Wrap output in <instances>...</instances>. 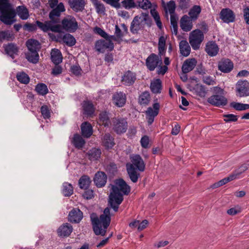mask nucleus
I'll return each instance as SVG.
<instances>
[{
    "label": "nucleus",
    "mask_w": 249,
    "mask_h": 249,
    "mask_svg": "<svg viewBox=\"0 0 249 249\" xmlns=\"http://www.w3.org/2000/svg\"><path fill=\"white\" fill-rule=\"evenodd\" d=\"M49 36L52 38L53 40H55L57 41L61 42L62 41L67 46L71 47L74 46L76 43V40L75 38L70 34H66L63 35V36L61 35H58L55 36L52 33H49Z\"/></svg>",
    "instance_id": "11"
},
{
    "label": "nucleus",
    "mask_w": 249,
    "mask_h": 249,
    "mask_svg": "<svg viewBox=\"0 0 249 249\" xmlns=\"http://www.w3.org/2000/svg\"><path fill=\"white\" fill-rule=\"evenodd\" d=\"M70 7L75 12L82 11L85 7L84 0H68Z\"/></svg>",
    "instance_id": "26"
},
{
    "label": "nucleus",
    "mask_w": 249,
    "mask_h": 249,
    "mask_svg": "<svg viewBox=\"0 0 249 249\" xmlns=\"http://www.w3.org/2000/svg\"><path fill=\"white\" fill-rule=\"evenodd\" d=\"M249 168V164L244 163L236 169L231 175L233 180L239 178L241 175Z\"/></svg>",
    "instance_id": "31"
},
{
    "label": "nucleus",
    "mask_w": 249,
    "mask_h": 249,
    "mask_svg": "<svg viewBox=\"0 0 249 249\" xmlns=\"http://www.w3.org/2000/svg\"><path fill=\"white\" fill-rule=\"evenodd\" d=\"M196 60L195 58H189L183 62L181 70L183 73H187L192 71L196 65Z\"/></svg>",
    "instance_id": "23"
},
{
    "label": "nucleus",
    "mask_w": 249,
    "mask_h": 249,
    "mask_svg": "<svg viewBox=\"0 0 249 249\" xmlns=\"http://www.w3.org/2000/svg\"><path fill=\"white\" fill-rule=\"evenodd\" d=\"M230 106L237 111H243L249 109V104H242L237 102H232Z\"/></svg>",
    "instance_id": "54"
},
{
    "label": "nucleus",
    "mask_w": 249,
    "mask_h": 249,
    "mask_svg": "<svg viewBox=\"0 0 249 249\" xmlns=\"http://www.w3.org/2000/svg\"><path fill=\"white\" fill-rule=\"evenodd\" d=\"M105 39L98 40L95 42V49L99 53H103L107 49L111 51L114 49V44L111 41V37Z\"/></svg>",
    "instance_id": "10"
},
{
    "label": "nucleus",
    "mask_w": 249,
    "mask_h": 249,
    "mask_svg": "<svg viewBox=\"0 0 249 249\" xmlns=\"http://www.w3.org/2000/svg\"><path fill=\"white\" fill-rule=\"evenodd\" d=\"M93 31L95 34L100 35L104 38L111 37L112 39H115V37L114 36H109L104 30L100 27L97 26L95 27L93 29Z\"/></svg>",
    "instance_id": "57"
},
{
    "label": "nucleus",
    "mask_w": 249,
    "mask_h": 249,
    "mask_svg": "<svg viewBox=\"0 0 249 249\" xmlns=\"http://www.w3.org/2000/svg\"><path fill=\"white\" fill-rule=\"evenodd\" d=\"M40 111L44 119H49L51 117V110L47 106H42Z\"/></svg>",
    "instance_id": "60"
},
{
    "label": "nucleus",
    "mask_w": 249,
    "mask_h": 249,
    "mask_svg": "<svg viewBox=\"0 0 249 249\" xmlns=\"http://www.w3.org/2000/svg\"><path fill=\"white\" fill-rule=\"evenodd\" d=\"M201 12V8L199 5H194L188 12V17L191 19L195 21L198 18Z\"/></svg>",
    "instance_id": "34"
},
{
    "label": "nucleus",
    "mask_w": 249,
    "mask_h": 249,
    "mask_svg": "<svg viewBox=\"0 0 249 249\" xmlns=\"http://www.w3.org/2000/svg\"><path fill=\"white\" fill-rule=\"evenodd\" d=\"M16 77L17 80L21 83L27 84L30 81L29 76L24 72L17 73Z\"/></svg>",
    "instance_id": "53"
},
{
    "label": "nucleus",
    "mask_w": 249,
    "mask_h": 249,
    "mask_svg": "<svg viewBox=\"0 0 249 249\" xmlns=\"http://www.w3.org/2000/svg\"><path fill=\"white\" fill-rule=\"evenodd\" d=\"M65 11V7L62 2H60L57 6L50 12L51 16H54V17H58L60 18L61 12Z\"/></svg>",
    "instance_id": "43"
},
{
    "label": "nucleus",
    "mask_w": 249,
    "mask_h": 249,
    "mask_svg": "<svg viewBox=\"0 0 249 249\" xmlns=\"http://www.w3.org/2000/svg\"><path fill=\"white\" fill-rule=\"evenodd\" d=\"M91 182L90 178L87 176H82L79 180V185L80 188L87 189Z\"/></svg>",
    "instance_id": "46"
},
{
    "label": "nucleus",
    "mask_w": 249,
    "mask_h": 249,
    "mask_svg": "<svg viewBox=\"0 0 249 249\" xmlns=\"http://www.w3.org/2000/svg\"><path fill=\"white\" fill-rule=\"evenodd\" d=\"M204 38L203 32L199 29H196L192 31L189 36V40L192 48L195 50H198L201 43Z\"/></svg>",
    "instance_id": "7"
},
{
    "label": "nucleus",
    "mask_w": 249,
    "mask_h": 249,
    "mask_svg": "<svg viewBox=\"0 0 249 249\" xmlns=\"http://www.w3.org/2000/svg\"><path fill=\"white\" fill-rule=\"evenodd\" d=\"M130 192V187L123 179L117 180L115 185H112L110 193L108 204L114 212L118 211L119 206L123 201V195H128Z\"/></svg>",
    "instance_id": "1"
},
{
    "label": "nucleus",
    "mask_w": 249,
    "mask_h": 249,
    "mask_svg": "<svg viewBox=\"0 0 249 249\" xmlns=\"http://www.w3.org/2000/svg\"><path fill=\"white\" fill-rule=\"evenodd\" d=\"M50 20L45 21L44 22L36 20V23L38 28L44 32L52 31L54 33L61 32V26L59 23L60 22V18L58 17L49 15Z\"/></svg>",
    "instance_id": "3"
},
{
    "label": "nucleus",
    "mask_w": 249,
    "mask_h": 249,
    "mask_svg": "<svg viewBox=\"0 0 249 249\" xmlns=\"http://www.w3.org/2000/svg\"><path fill=\"white\" fill-rule=\"evenodd\" d=\"M136 8H142L143 10H147L151 7L152 4L149 0H137Z\"/></svg>",
    "instance_id": "55"
},
{
    "label": "nucleus",
    "mask_w": 249,
    "mask_h": 249,
    "mask_svg": "<svg viewBox=\"0 0 249 249\" xmlns=\"http://www.w3.org/2000/svg\"><path fill=\"white\" fill-rule=\"evenodd\" d=\"M112 129L117 134L124 133L128 128V124L125 119L115 117L112 119Z\"/></svg>",
    "instance_id": "8"
},
{
    "label": "nucleus",
    "mask_w": 249,
    "mask_h": 249,
    "mask_svg": "<svg viewBox=\"0 0 249 249\" xmlns=\"http://www.w3.org/2000/svg\"><path fill=\"white\" fill-rule=\"evenodd\" d=\"M160 107L159 103H155L153 105V109L151 107H149L145 111L148 125H151L153 123L155 117L159 114Z\"/></svg>",
    "instance_id": "14"
},
{
    "label": "nucleus",
    "mask_w": 249,
    "mask_h": 249,
    "mask_svg": "<svg viewBox=\"0 0 249 249\" xmlns=\"http://www.w3.org/2000/svg\"><path fill=\"white\" fill-rule=\"evenodd\" d=\"M233 68V63L229 59H222L218 64V70L224 73L231 72Z\"/></svg>",
    "instance_id": "17"
},
{
    "label": "nucleus",
    "mask_w": 249,
    "mask_h": 249,
    "mask_svg": "<svg viewBox=\"0 0 249 249\" xmlns=\"http://www.w3.org/2000/svg\"><path fill=\"white\" fill-rule=\"evenodd\" d=\"M18 15L23 20L27 19L29 16L27 9L23 6H19L17 8Z\"/></svg>",
    "instance_id": "48"
},
{
    "label": "nucleus",
    "mask_w": 249,
    "mask_h": 249,
    "mask_svg": "<svg viewBox=\"0 0 249 249\" xmlns=\"http://www.w3.org/2000/svg\"><path fill=\"white\" fill-rule=\"evenodd\" d=\"M179 47L180 53L182 55L186 57L190 54L191 52V48L186 40H181L179 42Z\"/></svg>",
    "instance_id": "38"
},
{
    "label": "nucleus",
    "mask_w": 249,
    "mask_h": 249,
    "mask_svg": "<svg viewBox=\"0 0 249 249\" xmlns=\"http://www.w3.org/2000/svg\"><path fill=\"white\" fill-rule=\"evenodd\" d=\"M110 208L107 207L99 218L91 216L93 231L96 235L105 236L111 221Z\"/></svg>",
    "instance_id": "2"
},
{
    "label": "nucleus",
    "mask_w": 249,
    "mask_h": 249,
    "mask_svg": "<svg viewBox=\"0 0 249 249\" xmlns=\"http://www.w3.org/2000/svg\"><path fill=\"white\" fill-rule=\"evenodd\" d=\"M193 21H194L191 19L188 16L185 15L182 17L180 20V27L185 32L190 31L193 27Z\"/></svg>",
    "instance_id": "21"
},
{
    "label": "nucleus",
    "mask_w": 249,
    "mask_h": 249,
    "mask_svg": "<svg viewBox=\"0 0 249 249\" xmlns=\"http://www.w3.org/2000/svg\"><path fill=\"white\" fill-rule=\"evenodd\" d=\"M73 192V187L72 185L68 182H64L63 184L62 193L65 196H71Z\"/></svg>",
    "instance_id": "47"
},
{
    "label": "nucleus",
    "mask_w": 249,
    "mask_h": 249,
    "mask_svg": "<svg viewBox=\"0 0 249 249\" xmlns=\"http://www.w3.org/2000/svg\"><path fill=\"white\" fill-rule=\"evenodd\" d=\"M220 18L225 23L232 22L235 20L233 11L229 8H224L220 13Z\"/></svg>",
    "instance_id": "18"
},
{
    "label": "nucleus",
    "mask_w": 249,
    "mask_h": 249,
    "mask_svg": "<svg viewBox=\"0 0 249 249\" xmlns=\"http://www.w3.org/2000/svg\"><path fill=\"white\" fill-rule=\"evenodd\" d=\"M151 19L146 13H142L140 16H135L131 23L130 30L133 34H136L139 31L142 30L145 25H151Z\"/></svg>",
    "instance_id": "4"
},
{
    "label": "nucleus",
    "mask_w": 249,
    "mask_h": 249,
    "mask_svg": "<svg viewBox=\"0 0 249 249\" xmlns=\"http://www.w3.org/2000/svg\"><path fill=\"white\" fill-rule=\"evenodd\" d=\"M113 104L119 107H124L126 102V94L122 91H116L112 95Z\"/></svg>",
    "instance_id": "16"
},
{
    "label": "nucleus",
    "mask_w": 249,
    "mask_h": 249,
    "mask_svg": "<svg viewBox=\"0 0 249 249\" xmlns=\"http://www.w3.org/2000/svg\"><path fill=\"white\" fill-rule=\"evenodd\" d=\"M62 55L60 50L54 48L51 52V59L55 65H58L62 61Z\"/></svg>",
    "instance_id": "29"
},
{
    "label": "nucleus",
    "mask_w": 249,
    "mask_h": 249,
    "mask_svg": "<svg viewBox=\"0 0 249 249\" xmlns=\"http://www.w3.org/2000/svg\"><path fill=\"white\" fill-rule=\"evenodd\" d=\"M101 150L99 148H92L87 153L88 159L91 161L98 160L101 157Z\"/></svg>",
    "instance_id": "35"
},
{
    "label": "nucleus",
    "mask_w": 249,
    "mask_h": 249,
    "mask_svg": "<svg viewBox=\"0 0 249 249\" xmlns=\"http://www.w3.org/2000/svg\"><path fill=\"white\" fill-rule=\"evenodd\" d=\"M150 95L148 91L143 92L139 97V103L141 105H147L150 100Z\"/></svg>",
    "instance_id": "42"
},
{
    "label": "nucleus",
    "mask_w": 249,
    "mask_h": 249,
    "mask_svg": "<svg viewBox=\"0 0 249 249\" xmlns=\"http://www.w3.org/2000/svg\"><path fill=\"white\" fill-rule=\"evenodd\" d=\"M37 27H38V26L37 25L36 22V24L27 23L23 26L24 29L27 30L29 32H33V31H36L37 30Z\"/></svg>",
    "instance_id": "64"
},
{
    "label": "nucleus",
    "mask_w": 249,
    "mask_h": 249,
    "mask_svg": "<svg viewBox=\"0 0 249 249\" xmlns=\"http://www.w3.org/2000/svg\"><path fill=\"white\" fill-rule=\"evenodd\" d=\"M73 230L72 226L68 223L61 225L57 230L58 236L60 237H66L70 236Z\"/></svg>",
    "instance_id": "19"
},
{
    "label": "nucleus",
    "mask_w": 249,
    "mask_h": 249,
    "mask_svg": "<svg viewBox=\"0 0 249 249\" xmlns=\"http://www.w3.org/2000/svg\"><path fill=\"white\" fill-rule=\"evenodd\" d=\"M205 51L209 56H215L218 53L219 48L213 41L208 42L206 46Z\"/></svg>",
    "instance_id": "27"
},
{
    "label": "nucleus",
    "mask_w": 249,
    "mask_h": 249,
    "mask_svg": "<svg viewBox=\"0 0 249 249\" xmlns=\"http://www.w3.org/2000/svg\"><path fill=\"white\" fill-rule=\"evenodd\" d=\"M26 45L29 51H38L40 48V44L35 39H29L26 42Z\"/></svg>",
    "instance_id": "36"
},
{
    "label": "nucleus",
    "mask_w": 249,
    "mask_h": 249,
    "mask_svg": "<svg viewBox=\"0 0 249 249\" xmlns=\"http://www.w3.org/2000/svg\"><path fill=\"white\" fill-rule=\"evenodd\" d=\"M121 4L125 9L136 8L137 7V1L135 0H123Z\"/></svg>",
    "instance_id": "52"
},
{
    "label": "nucleus",
    "mask_w": 249,
    "mask_h": 249,
    "mask_svg": "<svg viewBox=\"0 0 249 249\" xmlns=\"http://www.w3.org/2000/svg\"><path fill=\"white\" fill-rule=\"evenodd\" d=\"M236 96L244 97L249 96V83L247 80H240L236 84Z\"/></svg>",
    "instance_id": "12"
},
{
    "label": "nucleus",
    "mask_w": 249,
    "mask_h": 249,
    "mask_svg": "<svg viewBox=\"0 0 249 249\" xmlns=\"http://www.w3.org/2000/svg\"><path fill=\"white\" fill-rule=\"evenodd\" d=\"M178 18L175 15H170V21L171 24V29L172 31V33L175 35H177L178 34Z\"/></svg>",
    "instance_id": "51"
},
{
    "label": "nucleus",
    "mask_w": 249,
    "mask_h": 249,
    "mask_svg": "<svg viewBox=\"0 0 249 249\" xmlns=\"http://www.w3.org/2000/svg\"><path fill=\"white\" fill-rule=\"evenodd\" d=\"M107 176L103 172H98L94 176L93 181L98 187H102L105 185L107 182Z\"/></svg>",
    "instance_id": "24"
},
{
    "label": "nucleus",
    "mask_w": 249,
    "mask_h": 249,
    "mask_svg": "<svg viewBox=\"0 0 249 249\" xmlns=\"http://www.w3.org/2000/svg\"><path fill=\"white\" fill-rule=\"evenodd\" d=\"M193 89L196 94L201 97H204L207 93L205 86L199 84H196Z\"/></svg>",
    "instance_id": "49"
},
{
    "label": "nucleus",
    "mask_w": 249,
    "mask_h": 249,
    "mask_svg": "<svg viewBox=\"0 0 249 249\" xmlns=\"http://www.w3.org/2000/svg\"><path fill=\"white\" fill-rule=\"evenodd\" d=\"M150 13L155 21L157 26L160 29H161L162 27V25L158 12L155 9H151Z\"/></svg>",
    "instance_id": "56"
},
{
    "label": "nucleus",
    "mask_w": 249,
    "mask_h": 249,
    "mask_svg": "<svg viewBox=\"0 0 249 249\" xmlns=\"http://www.w3.org/2000/svg\"><path fill=\"white\" fill-rule=\"evenodd\" d=\"M4 51L8 55L13 59L15 58V55L18 54V48L16 44L10 43L4 46Z\"/></svg>",
    "instance_id": "30"
},
{
    "label": "nucleus",
    "mask_w": 249,
    "mask_h": 249,
    "mask_svg": "<svg viewBox=\"0 0 249 249\" xmlns=\"http://www.w3.org/2000/svg\"><path fill=\"white\" fill-rule=\"evenodd\" d=\"M223 117L225 118L224 121L227 123L236 122L238 119L237 116L232 114H225Z\"/></svg>",
    "instance_id": "63"
},
{
    "label": "nucleus",
    "mask_w": 249,
    "mask_h": 249,
    "mask_svg": "<svg viewBox=\"0 0 249 249\" xmlns=\"http://www.w3.org/2000/svg\"><path fill=\"white\" fill-rule=\"evenodd\" d=\"M214 94L207 99V102L213 106L220 107L226 106L227 99L224 96V90L220 87H213Z\"/></svg>",
    "instance_id": "6"
},
{
    "label": "nucleus",
    "mask_w": 249,
    "mask_h": 249,
    "mask_svg": "<svg viewBox=\"0 0 249 249\" xmlns=\"http://www.w3.org/2000/svg\"><path fill=\"white\" fill-rule=\"evenodd\" d=\"M83 114L85 115L90 116L94 112V108L93 104L89 101H85L82 105Z\"/></svg>",
    "instance_id": "37"
},
{
    "label": "nucleus",
    "mask_w": 249,
    "mask_h": 249,
    "mask_svg": "<svg viewBox=\"0 0 249 249\" xmlns=\"http://www.w3.org/2000/svg\"><path fill=\"white\" fill-rule=\"evenodd\" d=\"M15 38L14 34L12 31L9 30L0 31V40L3 41L4 40L11 41Z\"/></svg>",
    "instance_id": "44"
},
{
    "label": "nucleus",
    "mask_w": 249,
    "mask_h": 249,
    "mask_svg": "<svg viewBox=\"0 0 249 249\" xmlns=\"http://www.w3.org/2000/svg\"><path fill=\"white\" fill-rule=\"evenodd\" d=\"M36 91L39 95L44 96L48 93L47 86L44 83H39L36 86Z\"/></svg>",
    "instance_id": "50"
},
{
    "label": "nucleus",
    "mask_w": 249,
    "mask_h": 249,
    "mask_svg": "<svg viewBox=\"0 0 249 249\" xmlns=\"http://www.w3.org/2000/svg\"><path fill=\"white\" fill-rule=\"evenodd\" d=\"M136 79V76L135 73L128 71H126L122 78V82L125 86L132 85Z\"/></svg>",
    "instance_id": "25"
},
{
    "label": "nucleus",
    "mask_w": 249,
    "mask_h": 249,
    "mask_svg": "<svg viewBox=\"0 0 249 249\" xmlns=\"http://www.w3.org/2000/svg\"><path fill=\"white\" fill-rule=\"evenodd\" d=\"M126 168L127 173L131 181L136 183L140 177V174L138 172V170L133 167L132 164H126Z\"/></svg>",
    "instance_id": "22"
},
{
    "label": "nucleus",
    "mask_w": 249,
    "mask_h": 249,
    "mask_svg": "<svg viewBox=\"0 0 249 249\" xmlns=\"http://www.w3.org/2000/svg\"><path fill=\"white\" fill-rule=\"evenodd\" d=\"M0 11V20L6 25H10L16 21L15 10L10 3H3Z\"/></svg>",
    "instance_id": "5"
},
{
    "label": "nucleus",
    "mask_w": 249,
    "mask_h": 249,
    "mask_svg": "<svg viewBox=\"0 0 249 249\" xmlns=\"http://www.w3.org/2000/svg\"><path fill=\"white\" fill-rule=\"evenodd\" d=\"M102 142L103 146L107 149H111L115 145L114 138L109 133H106L102 138Z\"/></svg>",
    "instance_id": "28"
},
{
    "label": "nucleus",
    "mask_w": 249,
    "mask_h": 249,
    "mask_svg": "<svg viewBox=\"0 0 249 249\" xmlns=\"http://www.w3.org/2000/svg\"><path fill=\"white\" fill-rule=\"evenodd\" d=\"M130 160L131 162L126 164H132L133 167H135L140 172H143L145 168V164L140 155L133 154L130 155Z\"/></svg>",
    "instance_id": "13"
},
{
    "label": "nucleus",
    "mask_w": 249,
    "mask_h": 249,
    "mask_svg": "<svg viewBox=\"0 0 249 249\" xmlns=\"http://www.w3.org/2000/svg\"><path fill=\"white\" fill-rule=\"evenodd\" d=\"M61 29L69 32H74L78 28V23L75 18L71 16L64 18L61 21Z\"/></svg>",
    "instance_id": "9"
},
{
    "label": "nucleus",
    "mask_w": 249,
    "mask_h": 249,
    "mask_svg": "<svg viewBox=\"0 0 249 249\" xmlns=\"http://www.w3.org/2000/svg\"><path fill=\"white\" fill-rule=\"evenodd\" d=\"M38 51H29L25 53L26 58L31 63L36 64L38 62Z\"/></svg>",
    "instance_id": "39"
},
{
    "label": "nucleus",
    "mask_w": 249,
    "mask_h": 249,
    "mask_svg": "<svg viewBox=\"0 0 249 249\" xmlns=\"http://www.w3.org/2000/svg\"><path fill=\"white\" fill-rule=\"evenodd\" d=\"M150 89L154 93H160L161 89V81L160 79H156L150 84Z\"/></svg>",
    "instance_id": "40"
},
{
    "label": "nucleus",
    "mask_w": 249,
    "mask_h": 249,
    "mask_svg": "<svg viewBox=\"0 0 249 249\" xmlns=\"http://www.w3.org/2000/svg\"><path fill=\"white\" fill-rule=\"evenodd\" d=\"M94 6L96 12L99 14H105L106 8L105 5L98 0H91Z\"/></svg>",
    "instance_id": "45"
},
{
    "label": "nucleus",
    "mask_w": 249,
    "mask_h": 249,
    "mask_svg": "<svg viewBox=\"0 0 249 249\" xmlns=\"http://www.w3.org/2000/svg\"><path fill=\"white\" fill-rule=\"evenodd\" d=\"M81 129L82 135L85 138H89L92 134V127L91 124L87 122L82 124Z\"/></svg>",
    "instance_id": "32"
},
{
    "label": "nucleus",
    "mask_w": 249,
    "mask_h": 249,
    "mask_svg": "<svg viewBox=\"0 0 249 249\" xmlns=\"http://www.w3.org/2000/svg\"><path fill=\"white\" fill-rule=\"evenodd\" d=\"M106 171L110 174H114L117 171V165L114 162H110L107 165Z\"/></svg>",
    "instance_id": "62"
},
{
    "label": "nucleus",
    "mask_w": 249,
    "mask_h": 249,
    "mask_svg": "<svg viewBox=\"0 0 249 249\" xmlns=\"http://www.w3.org/2000/svg\"><path fill=\"white\" fill-rule=\"evenodd\" d=\"M165 10L167 12V11L169 12L170 15H175L176 9V3L173 0H171L167 2L166 6H165Z\"/></svg>",
    "instance_id": "58"
},
{
    "label": "nucleus",
    "mask_w": 249,
    "mask_h": 249,
    "mask_svg": "<svg viewBox=\"0 0 249 249\" xmlns=\"http://www.w3.org/2000/svg\"><path fill=\"white\" fill-rule=\"evenodd\" d=\"M115 39L114 40H122V37L125 35L123 32L121 31L118 25H115Z\"/></svg>",
    "instance_id": "61"
},
{
    "label": "nucleus",
    "mask_w": 249,
    "mask_h": 249,
    "mask_svg": "<svg viewBox=\"0 0 249 249\" xmlns=\"http://www.w3.org/2000/svg\"><path fill=\"white\" fill-rule=\"evenodd\" d=\"M162 63L161 60L155 53H151L146 59V66L147 69L150 71H154L160 64Z\"/></svg>",
    "instance_id": "15"
},
{
    "label": "nucleus",
    "mask_w": 249,
    "mask_h": 249,
    "mask_svg": "<svg viewBox=\"0 0 249 249\" xmlns=\"http://www.w3.org/2000/svg\"><path fill=\"white\" fill-rule=\"evenodd\" d=\"M166 39L163 36H161L159 39L158 50L160 53H164L165 49Z\"/></svg>",
    "instance_id": "59"
},
{
    "label": "nucleus",
    "mask_w": 249,
    "mask_h": 249,
    "mask_svg": "<svg viewBox=\"0 0 249 249\" xmlns=\"http://www.w3.org/2000/svg\"><path fill=\"white\" fill-rule=\"evenodd\" d=\"M85 141L79 134H74L71 140V143L73 146L77 149L82 148L85 144Z\"/></svg>",
    "instance_id": "33"
},
{
    "label": "nucleus",
    "mask_w": 249,
    "mask_h": 249,
    "mask_svg": "<svg viewBox=\"0 0 249 249\" xmlns=\"http://www.w3.org/2000/svg\"><path fill=\"white\" fill-rule=\"evenodd\" d=\"M109 113L106 111L101 112L99 114V121L100 124L105 126H108L110 124V120L109 117Z\"/></svg>",
    "instance_id": "41"
},
{
    "label": "nucleus",
    "mask_w": 249,
    "mask_h": 249,
    "mask_svg": "<svg viewBox=\"0 0 249 249\" xmlns=\"http://www.w3.org/2000/svg\"><path fill=\"white\" fill-rule=\"evenodd\" d=\"M83 217V213L79 209L74 208L70 212L68 219L71 222L78 223L82 219Z\"/></svg>",
    "instance_id": "20"
}]
</instances>
